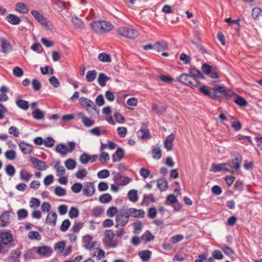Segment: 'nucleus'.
<instances>
[{"mask_svg":"<svg viewBox=\"0 0 262 262\" xmlns=\"http://www.w3.org/2000/svg\"><path fill=\"white\" fill-rule=\"evenodd\" d=\"M199 90L204 95L214 100L218 99L222 97L228 99L233 94V92L228 90L223 85H216L212 88L203 85L199 88Z\"/></svg>","mask_w":262,"mask_h":262,"instance_id":"f257e3e1","label":"nucleus"},{"mask_svg":"<svg viewBox=\"0 0 262 262\" xmlns=\"http://www.w3.org/2000/svg\"><path fill=\"white\" fill-rule=\"evenodd\" d=\"M202 71L204 74L208 75L212 79H219L218 68L216 66H212L204 63L202 66Z\"/></svg>","mask_w":262,"mask_h":262,"instance_id":"f03ea898","label":"nucleus"},{"mask_svg":"<svg viewBox=\"0 0 262 262\" xmlns=\"http://www.w3.org/2000/svg\"><path fill=\"white\" fill-rule=\"evenodd\" d=\"M104 238L103 240L105 246L110 248H115L118 245L117 240H114L115 234L111 230H106L104 233Z\"/></svg>","mask_w":262,"mask_h":262,"instance_id":"7ed1b4c3","label":"nucleus"},{"mask_svg":"<svg viewBox=\"0 0 262 262\" xmlns=\"http://www.w3.org/2000/svg\"><path fill=\"white\" fill-rule=\"evenodd\" d=\"M0 242L4 246L9 248L14 247L15 244L12 234L9 231H2L0 233Z\"/></svg>","mask_w":262,"mask_h":262,"instance_id":"20e7f679","label":"nucleus"},{"mask_svg":"<svg viewBox=\"0 0 262 262\" xmlns=\"http://www.w3.org/2000/svg\"><path fill=\"white\" fill-rule=\"evenodd\" d=\"M79 103L85 108L89 113L92 115L95 114H98V111L97 110L93 102L91 100L86 98L82 97L79 99Z\"/></svg>","mask_w":262,"mask_h":262,"instance_id":"39448f33","label":"nucleus"},{"mask_svg":"<svg viewBox=\"0 0 262 262\" xmlns=\"http://www.w3.org/2000/svg\"><path fill=\"white\" fill-rule=\"evenodd\" d=\"M118 32L120 35L129 38H135L139 35L137 30L127 27L119 28Z\"/></svg>","mask_w":262,"mask_h":262,"instance_id":"423d86ee","label":"nucleus"},{"mask_svg":"<svg viewBox=\"0 0 262 262\" xmlns=\"http://www.w3.org/2000/svg\"><path fill=\"white\" fill-rule=\"evenodd\" d=\"M177 80L188 86H197L200 85V82L198 80L193 81L191 76L187 74H182L177 77Z\"/></svg>","mask_w":262,"mask_h":262,"instance_id":"0eeeda50","label":"nucleus"},{"mask_svg":"<svg viewBox=\"0 0 262 262\" xmlns=\"http://www.w3.org/2000/svg\"><path fill=\"white\" fill-rule=\"evenodd\" d=\"M129 216L127 209H120L116 216V222L121 226H124L128 223Z\"/></svg>","mask_w":262,"mask_h":262,"instance_id":"6e6552de","label":"nucleus"},{"mask_svg":"<svg viewBox=\"0 0 262 262\" xmlns=\"http://www.w3.org/2000/svg\"><path fill=\"white\" fill-rule=\"evenodd\" d=\"M30 161L32 164L33 167L38 170H45L48 168V166L45 161L36 158L30 157Z\"/></svg>","mask_w":262,"mask_h":262,"instance_id":"1a4fd4ad","label":"nucleus"},{"mask_svg":"<svg viewBox=\"0 0 262 262\" xmlns=\"http://www.w3.org/2000/svg\"><path fill=\"white\" fill-rule=\"evenodd\" d=\"M114 180L117 185L121 186L127 185L131 181V179L126 177H122L120 176L119 173L116 174V176L114 177Z\"/></svg>","mask_w":262,"mask_h":262,"instance_id":"9d476101","label":"nucleus"},{"mask_svg":"<svg viewBox=\"0 0 262 262\" xmlns=\"http://www.w3.org/2000/svg\"><path fill=\"white\" fill-rule=\"evenodd\" d=\"M95 191L94 186L92 182H87L82 189L83 194L86 196H92Z\"/></svg>","mask_w":262,"mask_h":262,"instance_id":"9b49d317","label":"nucleus"},{"mask_svg":"<svg viewBox=\"0 0 262 262\" xmlns=\"http://www.w3.org/2000/svg\"><path fill=\"white\" fill-rule=\"evenodd\" d=\"M129 216L137 219L143 218L145 215V212L141 209H137L134 208H130L127 209Z\"/></svg>","mask_w":262,"mask_h":262,"instance_id":"f8f14e48","label":"nucleus"},{"mask_svg":"<svg viewBox=\"0 0 262 262\" xmlns=\"http://www.w3.org/2000/svg\"><path fill=\"white\" fill-rule=\"evenodd\" d=\"M137 136L143 140L148 139L151 137L149 130L144 124H142L141 129L137 132Z\"/></svg>","mask_w":262,"mask_h":262,"instance_id":"ddd939ff","label":"nucleus"},{"mask_svg":"<svg viewBox=\"0 0 262 262\" xmlns=\"http://www.w3.org/2000/svg\"><path fill=\"white\" fill-rule=\"evenodd\" d=\"M188 75L191 77L193 81L194 80H198L197 79H205L203 74L198 70L196 69L195 67H191L189 70Z\"/></svg>","mask_w":262,"mask_h":262,"instance_id":"4468645a","label":"nucleus"},{"mask_svg":"<svg viewBox=\"0 0 262 262\" xmlns=\"http://www.w3.org/2000/svg\"><path fill=\"white\" fill-rule=\"evenodd\" d=\"M242 159V155L238 153L235 155L234 158L232 159L231 161L232 165L229 164V166L234 168L235 170H238L241 167Z\"/></svg>","mask_w":262,"mask_h":262,"instance_id":"2eb2a0df","label":"nucleus"},{"mask_svg":"<svg viewBox=\"0 0 262 262\" xmlns=\"http://www.w3.org/2000/svg\"><path fill=\"white\" fill-rule=\"evenodd\" d=\"M31 14L42 25L47 26V20L45 17L37 10H32Z\"/></svg>","mask_w":262,"mask_h":262,"instance_id":"dca6fc26","label":"nucleus"},{"mask_svg":"<svg viewBox=\"0 0 262 262\" xmlns=\"http://www.w3.org/2000/svg\"><path fill=\"white\" fill-rule=\"evenodd\" d=\"M168 46V43L165 40H161L156 41L155 43V49L158 52L166 50Z\"/></svg>","mask_w":262,"mask_h":262,"instance_id":"f3484780","label":"nucleus"},{"mask_svg":"<svg viewBox=\"0 0 262 262\" xmlns=\"http://www.w3.org/2000/svg\"><path fill=\"white\" fill-rule=\"evenodd\" d=\"M2 51L5 53H8L10 51L12 50V46L9 40L6 39L5 38H2Z\"/></svg>","mask_w":262,"mask_h":262,"instance_id":"a211bd4d","label":"nucleus"},{"mask_svg":"<svg viewBox=\"0 0 262 262\" xmlns=\"http://www.w3.org/2000/svg\"><path fill=\"white\" fill-rule=\"evenodd\" d=\"M19 147L24 154H28L32 152L33 147L31 144L22 141L19 144Z\"/></svg>","mask_w":262,"mask_h":262,"instance_id":"6ab92c4d","label":"nucleus"},{"mask_svg":"<svg viewBox=\"0 0 262 262\" xmlns=\"http://www.w3.org/2000/svg\"><path fill=\"white\" fill-rule=\"evenodd\" d=\"M233 94L231 97L232 96H235V98L233 99V101L236 104L242 107L246 106L247 105L248 103L247 101L243 97L234 94L233 92Z\"/></svg>","mask_w":262,"mask_h":262,"instance_id":"aec40b11","label":"nucleus"},{"mask_svg":"<svg viewBox=\"0 0 262 262\" xmlns=\"http://www.w3.org/2000/svg\"><path fill=\"white\" fill-rule=\"evenodd\" d=\"M57 214L56 212H52L49 213L47 216L46 219V223L48 224H52V226H55L56 223Z\"/></svg>","mask_w":262,"mask_h":262,"instance_id":"412c9836","label":"nucleus"},{"mask_svg":"<svg viewBox=\"0 0 262 262\" xmlns=\"http://www.w3.org/2000/svg\"><path fill=\"white\" fill-rule=\"evenodd\" d=\"M7 21L12 25H16L20 23V18L16 15L10 14L7 16Z\"/></svg>","mask_w":262,"mask_h":262,"instance_id":"4be33fe9","label":"nucleus"},{"mask_svg":"<svg viewBox=\"0 0 262 262\" xmlns=\"http://www.w3.org/2000/svg\"><path fill=\"white\" fill-rule=\"evenodd\" d=\"M138 255L142 259L143 261H147L151 256V252L148 250H143L140 251Z\"/></svg>","mask_w":262,"mask_h":262,"instance_id":"5701e85b","label":"nucleus"},{"mask_svg":"<svg viewBox=\"0 0 262 262\" xmlns=\"http://www.w3.org/2000/svg\"><path fill=\"white\" fill-rule=\"evenodd\" d=\"M56 152L62 155H66L69 152V148L63 144H59L56 147Z\"/></svg>","mask_w":262,"mask_h":262,"instance_id":"b1692460","label":"nucleus"},{"mask_svg":"<svg viewBox=\"0 0 262 262\" xmlns=\"http://www.w3.org/2000/svg\"><path fill=\"white\" fill-rule=\"evenodd\" d=\"M154 236L151 233V232L147 230L141 237V239L144 241L145 243L149 242L154 239Z\"/></svg>","mask_w":262,"mask_h":262,"instance_id":"393cba45","label":"nucleus"},{"mask_svg":"<svg viewBox=\"0 0 262 262\" xmlns=\"http://www.w3.org/2000/svg\"><path fill=\"white\" fill-rule=\"evenodd\" d=\"M157 185L161 191H165L168 187V182L164 178L158 180Z\"/></svg>","mask_w":262,"mask_h":262,"instance_id":"a878e982","label":"nucleus"},{"mask_svg":"<svg viewBox=\"0 0 262 262\" xmlns=\"http://www.w3.org/2000/svg\"><path fill=\"white\" fill-rule=\"evenodd\" d=\"M91 29L96 33H102L101 21H96L90 24Z\"/></svg>","mask_w":262,"mask_h":262,"instance_id":"bb28decb","label":"nucleus"},{"mask_svg":"<svg viewBox=\"0 0 262 262\" xmlns=\"http://www.w3.org/2000/svg\"><path fill=\"white\" fill-rule=\"evenodd\" d=\"M110 79V78L106 76L104 74L100 73L98 78V82L101 86L103 87L106 85V81Z\"/></svg>","mask_w":262,"mask_h":262,"instance_id":"cd10ccee","label":"nucleus"},{"mask_svg":"<svg viewBox=\"0 0 262 262\" xmlns=\"http://www.w3.org/2000/svg\"><path fill=\"white\" fill-rule=\"evenodd\" d=\"M37 252L41 255H46L48 253L52 252V250L48 246H42L37 248Z\"/></svg>","mask_w":262,"mask_h":262,"instance_id":"c85d7f7f","label":"nucleus"},{"mask_svg":"<svg viewBox=\"0 0 262 262\" xmlns=\"http://www.w3.org/2000/svg\"><path fill=\"white\" fill-rule=\"evenodd\" d=\"M72 22L75 27L77 29H83L84 28V25L83 23L78 17H73L72 19Z\"/></svg>","mask_w":262,"mask_h":262,"instance_id":"c756f323","label":"nucleus"},{"mask_svg":"<svg viewBox=\"0 0 262 262\" xmlns=\"http://www.w3.org/2000/svg\"><path fill=\"white\" fill-rule=\"evenodd\" d=\"M127 196L129 201L136 202L138 200V192L136 190H130L128 192Z\"/></svg>","mask_w":262,"mask_h":262,"instance_id":"7c9ffc66","label":"nucleus"},{"mask_svg":"<svg viewBox=\"0 0 262 262\" xmlns=\"http://www.w3.org/2000/svg\"><path fill=\"white\" fill-rule=\"evenodd\" d=\"M93 237L92 236L86 235L83 237V243L84 244V247L86 249H90V246L92 242Z\"/></svg>","mask_w":262,"mask_h":262,"instance_id":"2f4dec72","label":"nucleus"},{"mask_svg":"<svg viewBox=\"0 0 262 262\" xmlns=\"http://www.w3.org/2000/svg\"><path fill=\"white\" fill-rule=\"evenodd\" d=\"M15 9L17 11L24 14L27 13L28 12V9L25 4L23 3H17L15 6Z\"/></svg>","mask_w":262,"mask_h":262,"instance_id":"473e14b6","label":"nucleus"},{"mask_svg":"<svg viewBox=\"0 0 262 262\" xmlns=\"http://www.w3.org/2000/svg\"><path fill=\"white\" fill-rule=\"evenodd\" d=\"M16 104L18 107L24 110H27L29 107V102L22 99H18L16 101Z\"/></svg>","mask_w":262,"mask_h":262,"instance_id":"72a5a7b5","label":"nucleus"},{"mask_svg":"<svg viewBox=\"0 0 262 262\" xmlns=\"http://www.w3.org/2000/svg\"><path fill=\"white\" fill-rule=\"evenodd\" d=\"M32 117L37 120L43 119L45 118V114L39 109H36L32 113Z\"/></svg>","mask_w":262,"mask_h":262,"instance_id":"f704fd0d","label":"nucleus"},{"mask_svg":"<svg viewBox=\"0 0 262 262\" xmlns=\"http://www.w3.org/2000/svg\"><path fill=\"white\" fill-rule=\"evenodd\" d=\"M97 76V72L95 70L89 71L86 75V80L88 82L93 81Z\"/></svg>","mask_w":262,"mask_h":262,"instance_id":"c9c22d12","label":"nucleus"},{"mask_svg":"<svg viewBox=\"0 0 262 262\" xmlns=\"http://www.w3.org/2000/svg\"><path fill=\"white\" fill-rule=\"evenodd\" d=\"M10 214H14V213L12 211H5L0 216V220L3 223H9Z\"/></svg>","mask_w":262,"mask_h":262,"instance_id":"e433bc0d","label":"nucleus"},{"mask_svg":"<svg viewBox=\"0 0 262 262\" xmlns=\"http://www.w3.org/2000/svg\"><path fill=\"white\" fill-rule=\"evenodd\" d=\"M98 59L99 60L104 62H111L112 61L111 56L104 53H100L98 55Z\"/></svg>","mask_w":262,"mask_h":262,"instance_id":"4c0bfd02","label":"nucleus"},{"mask_svg":"<svg viewBox=\"0 0 262 262\" xmlns=\"http://www.w3.org/2000/svg\"><path fill=\"white\" fill-rule=\"evenodd\" d=\"M59 161H58L54 165V168L56 169L57 176L59 177L63 176L65 174L66 170L62 166H58L59 164Z\"/></svg>","mask_w":262,"mask_h":262,"instance_id":"58836bf2","label":"nucleus"},{"mask_svg":"<svg viewBox=\"0 0 262 262\" xmlns=\"http://www.w3.org/2000/svg\"><path fill=\"white\" fill-rule=\"evenodd\" d=\"M66 168L69 170H72L75 168L76 166V161L72 159H69L65 161Z\"/></svg>","mask_w":262,"mask_h":262,"instance_id":"ea45409f","label":"nucleus"},{"mask_svg":"<svg viewBox=\"0 0 262 262\" xmlns=\"http://www.w3.org/2000/svg\"><path fill=\"white\" fill-rule=\"evenodd\" d=\"M102 32L109 31L113 29L112 25L106 21H101Z\"/></svg>","mask_w":262,"mask_h":262,"instance_id":"a19ab883","label":"nucleus"},{"mask_svg":"<svg viewBox=\"0 0 262 262\" xmlns=\"http://www.w3.org/2000/svg\"><path fill=\"white\" fill-rule=\"evenodd\" d=\"M112 200V196L108 193H104L99 197V201L102 203H107Z\"/></svg>","mask_w":262,"mask_h":262,"instance_id":"79ce46f5","label":"nucleus"},{"mask_svg":"<svg viewBox=\"0 0 262 262\" xmlns=\"http://www.w3.org/2000/svg\"><path fill=\"white\" fill-rule=\"evenodd\" d=\"M152 157L155 159H160L162 157V151L160 147L153 148L151 150Z\"/></svg>","mask_w":262,"mask_h":262,"instance_id":"37998d69","label":"nucleus"},{"mask_svg":"<svg viewBox=\"0 0 262 262\" xmlns=\"http://www.w3.org/2000/svg\"><path fill=\"white\" fill-rule=\"evenodd\" d=\"M251 15L255 19H257L259 17H262V10L258 7L254 8L252 10Z\"/></svg>","mask_w":262,"mask_h":262,"instance_id":"c03bdc74","label":"nucleus"},{"mask_svg":"<svg viewBox=\"0 0 262 262\" xmlns=\"http://www.w3.org/2000/svg\"><path fill=\"white\" fill-rule=\"evenodd\" d=\"M229 165V163H222L220 164H213L212 165L211 171L213 172H217L223 170L224 166Z\"/></svg>","mask_w":262,"mask_h":262,"instance_id":"a18cd8bd","label":"nucleus"},{"mask_svg":"<svg viewBox=\"0 0 262 262\" xmlns=\"http://www.w3.org/2000/svg\"><path fill=\"white\" fill-rule=\"evenodd\" d=\"M5 156L7 159L10 160H14L16 157V152L13 150H7L5 152Z\"/></svg>","mask_w":262,"mask_h":262,"instance_id":"49530a36","label":"nucleus"},{"mask_svg":"<svg viewBox=\"0 0 262 262\" xmlns=\"http://www.w3.org/2000/svg\"><path fill=\"white\" fill-rule=\"evenodd\" d=\"M28 237L30 239H36L39 241L41 239V236L37 231H30L28 233Z\"/></svg>","mask_w":262,"mask_h":262,"instance_id":"de8ad7c7","label":"nucleus"},{"mask_svg":"<svg viewBox=\"0 0 262 262\" xmlns=\"http://www.w3.org/2000/svg\"><path fill=\"white\" fill-rule=\"evenodd\" d=\"M168 202H169L170 204L173 205L176 203H178V200L174 194H171L167 196L165 204L168 205Z\"/></svg>","mask_w":262,"mask_h":262,"instance_id":"09e8293b","label":"nucleus"},{"mask_svg":"<svg viewBox=\"0 0 262 262\" xmlns=\"http://www.w3.org/2000/svg\"><path fill=\"white\" fill-rule=\"evenodd\" d=\"M71 222L68 219L64 220L60 227L61 231L65 232L68 230L69 227L70 226Z\"/></svg>","mask_w":262,"mask_h":262,"instance_id":"8fccbe9b","label":"nucleus"},{"mask_svg":"<svg viewBox=\"0 0 262 262\" xmlns=\"http://www.w3.org/2000/svg\"><path fill=\"white\" fill-rule=\"evenodd\" d=\"M40 204V201L35 198H32L30 201V206L31 208L36 209L38 208Z\"/></svg>","mask_w":262,"mask_h":262,"instance_id":"3c124183","label":"nucleus"},{"mask_svg":"<svg viewBox=\"0 0 262 262\" xmlns=\"http://www.w3.org/2000/svg\"><path fill=\"white\" fill-rule=\"evenodd\" d=\"M32 174L30 173L25 170H22L20 172V178L24 181H28V180L32 177Z\"/></svg>","mask_w":262,"mask_h":262,"instance_id":"603ef678","label":"nucleus"},{"mask_svg":"<svg viewBox=\"0 0 262 262\" xmlns=\"http://www.w3.org/2000/svg\"><path fill=\"white\" fill-rule=\"evenodd\" d=\"M43 144L47 147H52L55 144V140L52 137H48L44 140Z\"/></svg>","mask_w":262,"mask_h":262,"instance_id":"864d4df0","label":"nucleus"},{"mask_svg":"<svg viewBox=\"0 0 262 262\" xmlns=\"http://www.w3.org/2000/svg\"><path fill=\"white\" fill-rule=\"evenodd\" d=\"M18 219L20 220L27 217L28 215V211L25 209H20L18 210L17 212Z\"/></svg>","mask_w":262,"mask_h":262,"instance_id":"5fc2aeb1","label":"nucleus"},{"mask_svg":"<svg viewBox=\"0 0 262 262\" xmlns=\"http://www.w3.org/2000/svg\"><path fill=\"white\" fill-rule=\"evenodd\" d=\"M133 226L134 228V232L135 234H139L143 228V225L141 222L134 223Z\"/></svg>","mask_w":262,"mask_h":262,"instance_id":"6e6d98bb","label":"nucleus"},{"mask_svg":"<svg viewBox=\"0 0 262 262\" xmlns=\"http://www.w3.org/2000/svg\"><path fill=\"white\" fill-rule=\"evenodd\" d=\"M152 110L156 112V113L159 115L163 114L165 111V109L163 106H159L157 104L152 105Z\"/></svg>","mask_w":262,"mask_h":262,"instance_id":"4d7b16f0","label":"nucleus"},{"mask_svg":"<svg viewBox=\"0 0 262 262\" xmlns=\"http://www.w3.org/2000/svg\"><path fill=\"white\" fill-rule=\"evenodd\" d=\"M78 214L79 211L76 208L72 207L70 208L69 212V216L72 219L75 218L78 216Z\"/></svg>","mask_w":262,"mask_h":262,"instance_id":"13d9d810","label":"nucleus"},{"mask_svg":"<svg viewBox=\"0 0 262 262\" xmlns=\"http://www.w3.org/2000/svg\"><path fill=\"white\" fill-rule=\"evenodd\" d=\"M6 173L10 177H12L14 175L15 173V169L14 167L12 165H8L6 169Z\"/></svg>","mask_w":262,"mask_h":262,"instance_id":"bf43d9fd","label":"nucleus"},{"mask_svg":"<svg viewBox=\"0 0 262 262\" xmlns=\"http://www.w3.org/2000/svg\"><path fill=\"white\" fill-rule=\"evenodd\" d=\"M118 210L115 207H110L107 211L106 215L109 217H113L116 214H117Z\"/></svg>","mask_w":262,"mask_h":262,"instance_id":"052dcab7","label":"nucleus"},{"mask_svg":"<svg viewBox=\"0 0 262 262\" xmlns=\"http://www.w3.org/2000/svg\"><path fill=\"white\" fill-rule=\"evenodd\" d=\"M114 117L116 122L119 123H124L125 122L124 117L119 113L116 112L114 115Z\"/></svg>","mask_w":262,"mask_h":262,"instance_id":"680f3d73","label":"nucleus"},{"mask_svg":"<svg viewBox=\"0 0 262 262\" xmlns=\"http://www.w3.org/2000/svg\"><path fill=\"white\" fill-rule=\"evenodd\" d=\"M82 122L84 125L86 127H90L92 126L95 121L94 120H91V119L85 117L84 116H82Z\"/></svg>","mask_w":262,"mask_h":262,"instance_id":"e2e57ef3","label":"nucleus"},{"mask_svg":"<svg viewBox=\"0 0 262 262\" xmlns=\"http://www.w3.org/2000/svg\"><path fill=\"white\" fill-rule=\"evenodd\" d=\"M88 172L85 169H81L78 170L76 173L75 176L78 179H83L87 174Z\"/></svg>","mask_w":262,"mask_h":262,"instance_id":"0e129e2a","label":"nucleus"},{"mask_svg":"<svg viewBox=\"0 0 262 262\" xmlns=\"http://www.w3.org/2000/svg\"><path fill=\"white\" fill-rule=\"evenodd\" d=\"M110 172L108 170L103 169L99 171L97 173V177L100 179L106 178L109 177Z\"/></svg>","mask_w":262,"mask_h":262,"instance_id":"69168bd1","label":"nucleus"},{"mask_svg":"<svg viewBox=\"0 0 262 262\" xmlns=\"http://www.w3.org/2000/svg\"><path fill=\"white\" fill-rule=\"evenodd\" d=\"M157 210L155 207H151L148 209L147 212V216L150 219H154L157 215Z\"/></svg>","mask_w":262,"mask_h":262,"instance_id":"338daca9","label":"nucleus"},{"mask_svg":"<svg viewBox=\"0 0 262 262\" xmlns=\"http://www.w3.org/2000/svg\"><path fill=\"white\" fill-rule=\"evenodd\" d=\"M82 188V185L80 183H75L71 187L72 190L74 193H78L79 192Z\"/></svg>","mask_w":262,"mask_h":262,"instance_id":"774afa93","label":"nucleus"}]
</instances>
